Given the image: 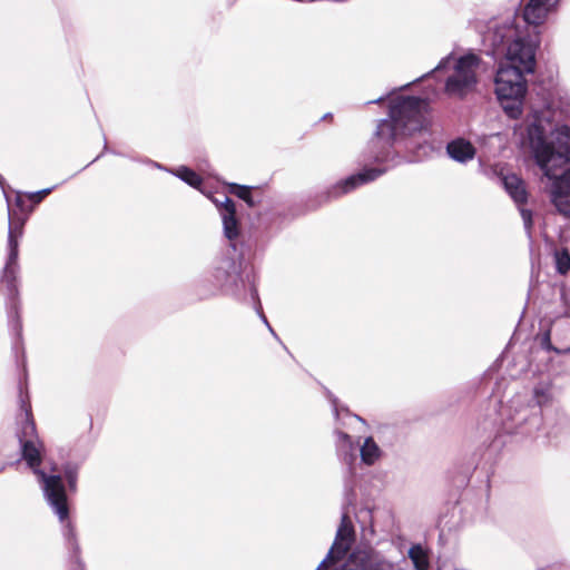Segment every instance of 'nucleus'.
<instances>
[{"label": "nucleus", "mask_w": 570, "mask_h": 570, "mask_svg": "<svg viewBox=\"0 0 570 570\" xmlns=\"http://www.w3.org/2000/svg\"><path fill=\"white\" fill-rule=\"evenodd\" d=\"M223 200L216 198L214 202L219 207L224 235L229 242H233L238 236L235 204L227 196H223ZM230 247L234 255L216 257L205 276L197 283L196 291L199 298L205 299L216 295L218 292H223L240 301H249L269 332L277 338L276 333L263 313L254 281L250 279L249 275H246V279L242 276V261L235 255V244L230 243Z\"/></svg>", "instance_id": "nucleus-3"}, {"label": "nucleus", "mask_w": 570, "mask_h": 570, "mask_svg": "<svg viewBox=\"0 0 570 570\" xmlns=\"http://www.w3.org/2000/svg\"><path fill=\"white\" fill-rule=\"evenodd\" d=\"M336 449L338 455H344L343 460L348 464L347 468V474L348 476L345 480L344 484V492L347 503L350 504L352 502V499L354 498V484H353V471H352V462L355 460V448L353 445V442L351 440V436L347 433H344L342 431H336Z\"/></svg>", "instance_id": "nucleus-12"}, {"label": "nucleus", "mask_w": 570, "mask_h": 570, "mask_svg": "<svg viewBox=\"0 0 570 570\" xmlns=\"http://www.w3.org/2000/svg\"><path fill=\"white\" fill-rule=\"evenodd\" d=\"M446 154L451 159L465 164L475 156L474 146L464 138H456L446 145Z\"/></svg>", "instance_id": "nucleus-13"}, {"label": "nucleus", "mask_w": 570, "mask_h": 570, "mask_svg": "<svg viewBox=\"0 0 570 570\" xmlns=\"http://www.w3.org/2000/svg\"><path fill=\"white\" fill-rule=\"evenodd\" d=\"M452 63L453 71L446 79L445 91L451 97L463 98L476 87L481 59L474 53H466L455 59L454 55L450 53L442 58L431 72L445 70Z\"/></svg>", "instance_id": "nucleus-9"}, {"label": "nucleus", "mask_w": 570, "mask_h": 570, "mask_svg": "<svg viewBox=\"0 0 570 570\" xmlns=\"http://www.w3.org/2000/svg\"><path fill=\"white\" fill-rule=\"evenodd\" d=\"M229 191L238 198L245 200L249 207H254L256 202L254 200L250 191L252 187L245 185L230 184Z\"/></svg>", "instance_id": "nucleus-20"}, {"label": "nucleus", "mask_w": 570, "mask_h": 570, "mask_svg": "<svg viewBox=\"0 0 570 570\" xmlns=\"http://www.w3.org/2000/svg\"><path fill=\"white\" fill-rule=\"evenodd\" d=\"M528 138L535 164L551 180L548 188L557 212L570 216V127H553L549 109L533 111Z\"/></svg>", "instance_id": "nucleus-2"}, {"label": "nucleus", "mask_w": 570, "mask_h": 570, "mask_svg": "<svg viewBox=\"0 0 570 570\" xmlns=\"http://www.w3.org/2000/svg\"><path fill=\"white\" fill-rule=\"evenodd\" d=\"M14 203L16 206L19 207L22 212L24 210V199L21 195H17Z\"/></svg>", "instance_id": "nucleus-25"}, {"label": "nucleus", "mask_w": 570, "mask_h": 570, "mask_svg": "<svg viewBox=\"0 0 570 570\" xmlns=\"http://www.w3.org/2000/svg\"><path fill=\"white\" fill-rule=\"evenodd\" d=\"M357 518L361 522L362 539L370 542L374 535L372 511L368 509H362L360 510Z\"/></svg>", "instance_id": "nucleus-17"}, {"label": "nucleus", "mask_w": 570, "mask_h": 570, "mask_svg": "<svg viewBox=\"0 0 570 570\" xmlns=\"http://www.w3.org/2000/svg\"><path fill=\"white\" fill-rule=\"evenodd\" d=\"M559 0H529L522 19L517 16L495 21L484 35L493 57L504 56L495 75V94L504 112L512 119L522 115L527 91L524 73L535 67V50L539 46L537 27L543 23Z\"/></svg>", "instance_id": "nucleus-1"}, {"label": "nucleus", "mask_w": 570, "mask_h": 570, "mask_svg": "<svg viewBox=\"0 0 570 570\" xmlns=\"http://www.w3.org/2000/svg\"><path fill=\"white\" fill-rule=\"evenodd\" d=\"M384 99H385V97L383 96V97H380V98H377V99H375V100L368 101V104H373V102H381V101H383Z\"/></svg>", "instance_id": "nucleus-27"}, {"label": "nucleus", "mask_w": 570, "mask_h": 570, "mask_svg": "<svg viewBox=\"0 0 570 570\" xmlns=\"http://www.w3.org/2000/svg\"><path fill=\"white\" fill-rule=\"evenodd\" d=\"M330 400L332 402V405H333V412H334V415L336 419H340V409H338V404H337V399L334 397L333 395H330Z\"/></svg>", "instance_id": "nucleus-24"}, {"label": "nucleus", "mask_w": 570, "mask_h": 570, "mask_svg": "<svg viewBox=\"0 0 570 570\" xmlns=\"http://www.w3.org/2000/svg\"><path fill=\"white\" fill-rule=\"evenodd\" d=\"M502 184L507 193L519 206L524 228L530 234L532 227V213L531 210L521 207L523 204L527 203L528 199V193L525 189L524 181L519 176L511 174L503 177Z\"/></svg>", "instance_id": "nucleus-10"}, {"label": "nucleus", "mask_w": 570, "mask_h": 570, "mask_svg": "<svg viewBox=\"0 0 570 570\" xmlns=\"http://www.w3.org/2000/svg\"><path fill=\"white\" fill-rule=\"evenodd\" d=\"M389 168L390 166H385L383 168H365L362 171L351 175L350 177L335 184L331 188L330 195L332 197H340L342 195L348 194L362 185L375 180L384 173H386Z\"/></svg>", "instance_id": "nucleus-11"}, {"label": "nucleus", "mask_w": 570, "mask_h": 570, "mask_svg": "<svg viewBox=\"0 0 570 570\" xmlns=\"http://www.w3.org/2000/svg\"><path fill=\"white\" fill-rule=\"evenodd\" d=\"M2 180H3V178L0 176V185H2Z\"/></svg>", "instance_id": "nucleus-33"}, {"label": "nucleus", "mask_w": 570, "mask_h": 570, "mask_svg": "<svg viewBox=\"0 0 570 570\" xmlns=\"http://www.w3.org/2000/svg\"><path fill=\"white\" fill-rule=\"evenodd\" d=\"M174 174L191 187L197 188L202 184L200 176L188 167L181 166Z\"/></svg>", "instance_id": "nucleus-18"}, {"label": "nucleus", "mask_w": 570, "mask_h": 570, "mask_svg": "<svg viewBox=\"0 0 570 570\" xmlns=\"http://www.w3.org/2000/svg\"><path fill=\"white\" fill-rule=\"evenodd\" d=\"M354 419L361 421V422H364L362 417H360L358 415H353Z\"/></svg>", "instance_id": "nucleus-28"}, {"label": "nucleus", "mask_w": 570, "mask_h": 570, "mask_svg": "<svg viewBox=\"0 0 570 570\" xmlns=\"http://www.w3.org/2000/svg\"><path fill=\"white\" fill-rule=\"evenodd\" d=\"M24 219L12 218L11 207L9 206V230H8V257L3 267L1 281L7 287V312L11 331L17 335H21L22 325L19 317L18 301V275L20 266L19 257V237L22 235Z\"/></svg>", "instance_id": "nucleus-8"}, {"label": "nucleus", "mask_w": 570, "mask_h": 570, "mask_svg": "<svg viewBox=\"0 0 570 570\" xmlns=\"http://www.w3.org/2000/svg\"><path fill=\"white\" fill-rule=\"evenodd\" d=\"M343 411H344V413H345L346 415H348V416L351 415V414H350V412H348V410H343Z\"/></svg>", "instance_id": "nucleus-30"}, {"label": "nucleus", "mask_w": 570, "mask_h": 570, "mask_svg": "<svg viewBox=\"0 0 570 570\" xmlns=\"http://www.w3.org/2000/svg\"><path fill=\"white\" fill-rule=\"evenodd\" d=\"M368 570H401V567L399 563L385 559L376 551L372 563L368 564Z\"/></svg>", "instance_id": "nucleus-19"}, {"label": "nucleus", "mask_w": 570, "mask_h": 570, "mask_svg": "<svg viewBox=\"0 0 570 570\" xmlns=\"http://www.w3.org/2000/svg\"><path fill=\"white\" fill-rule=\"evenodd\" d=\"M534 405L523 404L517 395L512 405L502 406L500 424L495 425V439L503 434L515 436V440H535L542 426L543 407L552 403L553 392L550 382H540L533 389Z\"/></svg>", "instance_id": "nucleus-6"}, {"label": "nucleus", "mask_w": 570, "mask_h": 570, "mask_svg": "<svg viewBox=\"0 0 570 570\" xmlns=\"http://www.w3.org/2000/svg\"><path fill=\"white\" fill-rule=\"evenodd\" d=\"M20 410L21 413L17 435L20 443L21 456L27 462V465L38 476L48 504L58 515L60 522H63L67 517H69V508L62 478L60 474L56 473V466L51 468L52 474H47L40 469L45 445L37 434L28 396H23L21 389Z\"/></svg>", "instance_id": "nucleus-5"}, {"label": "nucleus", "mask_w": 570, "mask_h": 570, "mask_svg": "<svg viewBox=\"0 0 570 570\" xmlns=\"http://www.w3.org/2000/svg\"><path fill=\"white\" fill-rule=\"evenodd\" d=\"M554 570H567V569H566V568H563V567H558V568H556Z\"/></svg>", "instance_id": "nucleus-29"}, {"label": "nucleus", "mask_w": 570, "mask_h": 570, "mask_svg": "<svg viewBox=\"0 0 570 570\" xmlns=\"http://www.w3.org/2000/svg\"><path fill=\"white\" fill-rule=\"evenodd\" d=\"M3 469H4V465H1V466H0V472H1Z\"/></svg>", "instance_id": "nucleus-34"}, {"label": "nucleus", "mask_w": 570, "mask_h": 570, "mask_svg": "<svg viewBox=\"0 0 570 570\" xmlns=\"http://www.w3.org/2000/svg\"><path fill=\"white\" fill-rule=\"evenodd\" d=\"M62 534L69 548L72 550L73 567L71 570H85L83 563L79 558V546L76 539V532L72 523L67 518L63 522Z\"/></svg>", "instance_id": "nucleus-14"}, {"label": "nucleus", "mask_w": 570, "mask_h": 570, "mask_svg": "<svg viewBox=\"0 0 570 570\" xmlns=\"http://www.w3.org/2000/svg\"><path fill=\"white\" fill-rule=\"evenodd\" d=\"M156 167L161 168V166L157 163L154 164Z\"/></svg>", "instance_id": "nucleus-32"}, {"label": "nucleus", "mask_w": 570, "mask_h": 570, "mask_svg": "<svg viewBox=\"0 0 570 570\" xmlns=\"http://www.w3.org/2000/svg\"><path fill=\"white\" fill-rule=\"evenodd\" d=\"M428 107V100L420 97L393 99L389 117L380 120L376 126L374 137L368 144L370 156L366 159L380 164L393 160L395 144L404 142V147L409 149L407 138L426 129Z\"/></svg>", "instance_id": "nucleus-4"}, {"label": "nucleus", "mask_w": 570, "mask_h": 570, "mask_svg": "<svg viewBox=\"0 0 570 570\" xmlns=\"http://www.w3.org/2000/svg\"><path fill=\"white\" fill-rule=\"evenodd\" d=\"M543 343L547 344L548 348H550V334L549 333L544 334Z\"/></svg>", "instance_id": "nucleus-26"}, {"label": "nucleus", "mask_w": 570, "mask_h": 570, "mask_svg": "<svg viewBox=\"0 0 570 570\" xmlns=\"http://www.w3.org/2000/svg\"><path fill=\"white\" fill-rule=\"evenodd\" d=\"M55 187H51V188H45V189H41V190H38V191H35V193H30L28 194V198L29 200L33 204V205H37L39 204L46 196H48L52 190H53Z\"/></svg>", "instance_id": "nucleus-23"}, {"label": "nucleus", "mask_w": 570, "mask_h": 570, "mask_svg": "<svg viewBox=\"0 0 570 570\" xmlns=\"http://www.w3.org/2000/svg\"><path fill=\"white\" fill-rule=\"evenodd\" d=\"M551 434H552V431H548L546 435L550 436Z\"/></svg>", "instance_id": "nucleus-31"}, {"label": "nucleus", "mask_w": 570, "mask_h": 570, "mask_svg": "<svg viewBox=\"0 0 570 570\" xmlns=\"http://www.w3.org/2000/svg\"><path fill=\"white\" fill-rule=\"evenodd\" d=\"M410 560L412 561L414 570H429L430 557L429 551L421 544H413L407 552Z\"/></svg>", "instance_id": "nucleus-15"}, {"label": "nucleus", "mask_w": 570, "mask_h": 570, "mask_svg": "<svg viewBox=\"0 0 570 570\" xmlns=\"http://www.w3.org/2000/svg\"><path fill=\"white\" fill-rule=\"evenodd\" d=\"M354 541L353 523L347 513L343 512L334 542L315 570H368L376 551L365 547L356 548L350 553Z\"/></svg>", "instance_id": "nucleus-7"}, {"label": "nucleus", "mask_w": 570, "mask_h": 570, "mask_svg": "<svg viewBox=\"0 0 570 570\" xmlns=\"http://www.w3.org/2000/svg\"><path fill=\"white\" fill-rule=\"evenodd\" d=\"M360 452L362 461L368 465L373 464L381 454L380 448L371 436L365 439Z\"/></svg>", "instance_id": "nucleus-16"}, {"label": "nucleus", "mask_w": 570, "mask_h": 570, "mask_svg": "<svg viewBox=\"0 0 570 570\" xmlns=\"http://www.w3.org/2000/svg\"><path fill=\"white\" fill-rule=\"evenodd\" d=\"M557 269L561 274L570 271V255L567 250L558 252L556 254Z\"/></svg>", "instance_id": "nucleus-21"}, {"label": "nucleus", "mask_w": 570, "mask_h": 570, "mask_svg": "<svg viewBox=\"0 0 570 570\" xmlns=\"http://www.w3.org/2000/svg\"><path fill=\"white\" fill-rule=\"evenodd\" d=\"M65 476L68 481L70 490L75 491L77 484V468L70 465L66 466Z\"/></svg>", "instance_id": "nucleus-22"}]
</instances>
